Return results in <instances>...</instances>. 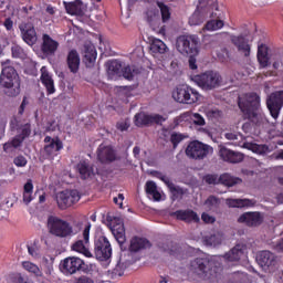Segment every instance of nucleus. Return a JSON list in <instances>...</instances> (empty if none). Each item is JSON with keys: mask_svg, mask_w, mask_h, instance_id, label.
Instances as JSON below:
<instances>
[{"mask_svg": "<svg viewBox=\"0 0 283 283\" xmlns=\"http://www.w3.org/2000/svg\"><path fill=\"white\" fill-rule=\"evenodd\" d=\"M220 271H222L221 256L197 258L190 262V273L203 280L220 273Z\"/></svg>", "mask_w": 283, "mask_h": 283, "instance_id": "f257e3e1", "label": "nucleus"}, {"mask_svg": "<svg viewBox=\"0 0 283 283\" xmlns=\"http://www.w3.org/2000/svg\"><path fill=\"white\" fill-rule=\"evenodd\" d=\"M0 85L6 88L7 96H19L21 94V80L13 66H3L0 75Z\"/></svg>", "mask_w": 283, "mask_h": 283, "instance_id": "f03ea898", "label": "nucleus"}, {"mask_svg": "<svg viewBox=\"0 0 283 283\" xmlns=\"http://www.w3.org/2000/svg\"><path fill=\"white\" fill-rule=\"evenodd\" d=\"M46 228L49 233L55 238H72L74 234V228L70 222L54 216L48 218Z\"/></svg>", "mask_w": 283, "mask_h": 283, "instance_id": "7ed1b4c3", "label": "nucleus"}, {"mask_svg": "<svg viewBox=\"0 0 283 283\" xmlns=\"http://www.w3.org/2000/svg\"><path fill=\"white\" fill-rule=\"evenodd\" d=\"M195 83L206 92L218 90V87L222 85V75L218 72L208 71L203 74L197 75L195 77Z\"/></svg>", "mask_w": 283, "mask_h": 283, "instance_id": "20e7f679", "label": "nucleus"}, {"mask_svg": "<svg viewBox=\"0 0 283 283\" xmlns=\"http://www.w3.org/2000/svg\"><path fill=\"white\" fill-rule=\"evenodd\" d=\"M172 98L177 103L193 105L200 101V93L188 85H180L172 92Z\"/></svg>", "mask_w": 283, "mask_h": 283, "instance_id": "39448f33", "label": "nucleus"}, {"mask_svg": "<svg viewBox=\"0 0 283 283\" xmlns=\"http://www.w3.org/2000/svg\"><path fill=\"white\" fill-rule=\"evenodd\" d=\"M198 36L180 35L177 38L176 48L184 56H198Z\"/></svg>", "mask_w": 283, "mask_h": 283, "instance_id": "423d86ee", "label": "nucleus"}, {"mask_svg": "<svg viewBox=\"0 0 283 283\" xmlns=\"http://www.w3.org/2000/svg\"><path fill=\"white\" fill-rule=\"evenodd\" d=\"M209 154H213V147L198 140L190 142L186 148V156L192 160H205Z\"/></svg>", "mask_w": 283, "mask_h": 283, "instance_id": "0eeeda50", "label": "nucleus"}, {"mask_svg": "<svg viewBox=\"0 0 283 283\" xmlns=\"http://www.w3.org/2000/svg\"><path fill=\"white\" fill-rule=\"evenodd\" d=\"M60 271L64 275H74L81 271L85 273L87 271V264L81 258L69 256L62 261Z\"/></svg>", "mask_w": 283, "mask_h": 283, "instance_id": "6e6552de", "label": "nucleus"}, {"mask_svg": "<svg viewBox=\"0 0 283 283\" xmlns=\"http://www.w3.org/2000/svg\"><path fill=\"white\" fill-rule=\"evenodd\" d=\"M238 106L242 114H248L254 109H260V95L255 93L242 94L239 96Z\"/></svg>", "mask_w": 283, "mask_h": 283, "instance_id": "1a4fd4ad", "label": "nucleus"}, {"mask_svg": "<svg viewBox=\"0 0 283 283\" xmlns=\"http://www.w3.org/2000/svg\"><path fill=\"white\" fill-rule=\"evenodd\" d=\"M30 134H32V126L30 125V123H25L22 126V132L3 145V151L8 154L12 151V149H19V147L23 145V140H25V138H29Z\"/></svg>", "mask_w": 283, "mask_h": 283, "instance_id": "9d476101", "label": "nucleus"}, {"mask_svg": "<svg viewBox=\"0 0 283 283\" xmlns=\"http://www.w3.org/2000/svg\"><path fill=\"white\" fill-rule=\"evenodd\" d=\"M106 220L113 224L111 231L120 245V249L123 250V244H125L127 240V237L125 235V224L123 223V219L107 214Z\"/></svg>", "mask_w": 283, "mask_h": 283, "instance_id": "9b49d317", "label": "nucleus"}, {"mask_svg": "<svg viewBox=\"0 0 283 283\" xmlns=\"http://www.w3.org/2000/svg\"><path fill=\"white\" fill-rule=\"evenodd\" d=\"M95 258L101 262H107L112 258V244L106 237H99L95 241Z\"/></svg>", "mask_w": 283, "mask_h": 283, "instance_id": "f8f14e48", "label": "nucleus"}, {"mask_svg": "<svg viewBox=\"0 0 283 283\" xmlns=\"http://www.w3.org/2000/svg\"><path fill=\"white\" fill-rule=\"evenodd\" d=\"M268 109L272 118H277L283 107V91L271 93L266 98Z\"/></svg>", "mask_w": 283, "mask_h": 283, "instance_id": "ddd939ff", "label": "nucleus"}, {"mask_svg": "<svg viewBox=\"0 0 283 283\" xmlns=\"http://www.w3.org/2000/svg\"><path fill=\"white\" fill-rule=\"evenodd\" d=\"M81 200V192L78 190H64L56 195V202L60 209H67L72 205H76Z\"/></svg>", "mask_w": 283, "mask_h": 283, "instance_id": "4468645a", "label": "nucleus"}, {"mask_svg": "<svg viewBox=\"0 0 283 283\" xmlns=\"http://www.w3.org/2000/svg\"><path fill=\"white\" fill-rule=\"evenodd\" d=\"M20 34L22 36V41L27 43V45H34L39 38L36 35V29H34V24L30 21H24L19 24Z\"/></svg>", "mask_w": 283, "mask_h": 283, "instance_id": "2eb2a0df", "label": "nucleus"}, {"mask_svg": "<svg viewBox=\"0 0 283 283\" xmlns=\"http://www.w3.org/2000/svg\"><path fill=\"white\" fill-rule=\"evenodd\" d=\"M167 118L161 115H147L145 113H139L135 115L136 127H145V125H163Z\"/></svg>", "mask_w": 283, "mask_h": 283, "instance_id": "dca6fc26", "label": "nucleus"}, {"mask_svg": "<svg viewBox=\"0 0 283 283\" xmlns=\"http://www.w3.org/2000/svg\"><path fill=\"white\" fill-rule=\"evenodd\" d=\"M240 224H245L247 227H260L264 222V216L261 212H244L238 218Z\"/></svg>", "mask_w": 283, "mask_h": 283, "instance_id": "f3484780", "label": "nucleus"}, {"mask_svg": "<svg viewBox=\"0 0 283 283\" xmlns=\"http://www.w3.org/2000/svg\"><path fill=\"white\" fill-rule=\"evenodd\" d=\"M232 45L237 46L238 52L241 56L249 59L251 56V44H249V40L244 38V35H231Z\"/></svg>", "mask_w": 283, "mask_h": 283, "instance_id": "a211bd4d", "label": "nucleus"}, {"mask_svg": "<svg viewBox=\"0 0 283 283\" xmlns=\"http://www.w3.org/2000/svg\"><path fill=\"white\" fill-rule=\"evenodd\" d=\"M59 50V41L52 39L48 33L42 35L41 52L44 56H54Z\"/></svg>", "mask_w": 283, "mask_h": 283, "instance_id": "6ab92c4d", "label": "nucleus"}, {"mask_svg": "<svg viewBox=\"0 0 283 283\" xmlns=\"http://www.w3.org/2000/svg\"><path fill=\"white\" fill-rule=\"evenodd\" d=\"M219 156L226 163H231L232 165H238L244 160V154L235 150H231L227 147H221L219 150Z\"/></svg>", "mask_w": 283, "mask_h": 283, "instance_id": "aec40b11", "label": "nucleus"}, {"mask_svg": "<svg viewBox=\"0 0 283 283\" xmlns=\"http://www.w3.org/2000/svg\"><path fill=\"white\" fill-rule=\"evenodd\" d=\"M256 262L262 269H270V266H275L277 263L275 254L271 251H261L256 256Z\"/></svg>", "mask_w": 283, "mask_h": 283, "instance_id": "412c9836", "label": "nucleus"}, {"mask_svg": "<svg viewBox=\"0 0 283 283\" xmlns=\"http://www.w3.org/2000/svg\"><path fill=\"white\" fill-rule=\"evenodd\" d=\"M97 158L99 163H114L116 160V151L111 146L99 145Z\"/></svg>", "mask_w": 283, "mask_h": 283, "instance_id": "4be33fe9", "label": "nucleus"}, {"mask_svg": "<svg viewBox=\"0 0 283 283\" xmlns=\"http://www.w3.org/2000/svg\"><path fill=\"white\" fill-rule=\"evenodd\" d=\"M64 7L67 14H72L75 17H83V14H85V4L81 0L64 2Z\"/></svg>", "mask_w": 283, "mask_h": 283, "instance_id": "5701e85b", "label": "nucleus"}, {"mask_svg": "<svg viewBox=\"0 0 283 283\" xmlns=\"http://www.w3.org/2000/svg\"><path fill=\"white\" fill-rule=\"evenodd\" d=\"M150 248H151V243L149 242V240L145 238L134 237L130 240L128 251H130V253H138V251H143V249H150Z\"/></svg>", "mask_w": 283, "mask_h": 283, "instance_id": "b1692460", "label": "nucleus"}, {"mask_svg": "<svg viewBox=\"0 0 283 283\" xmlns=\"http://www.w3.org/2000/svg\"><path fill=\"white\" fill-rule=\"evenodd\" d=\"M177 220L182 222H200V217L193 210H177L172 213Z\"/></svg>", "mask_w": 283, "mask_h": 283, "instance_id": "393cba45", "label": "nucleus"}, {"mask_svg": "<svg viewBox=\"0 0 283 283\" xmlns=\"http://www.w3.org/2000/svg\"><path fill=\"white\" fill-rule=\"evenodd\" d=\"M41 81L48 94H54V92H56V88L54 87V80L45 66L41 69Z\"/></svg>", "mask_w": 283, "mask_h": 283, "instance_id": "a878e982", "label": "nucleus"}, {"mask_svg": "<svg viewBox=\"0 0 283 283\" xmlns=\"http://www.w3.org/2000/svg\"><path fill=\"white\" fill-rule=\"evenodd\" d=\"M123 64L118 60H113L107 66V76L111 81H118L122 76Z\"/></svg>", "mask_w": 283, "mask_h": 283, "instance_id": "bb28decb", "label": "nucleus"}, {"mask_svg": "<svg viewBox=\"0 0 283 283\" xmlns=\"http://www.w3.org/2000/svg\"><path fill=\"white\" fill-rule=\"evenodd\" d=\"M66 63L69 66V70L76 74L78 72V66L81 65V57L78 56V52L76 50H72L69 52L66 57Z\"/></svg>", "mask_w": 283, "mask_h": 283, "instance_id": "cd10ccee", "label": "nucleus"}, {"mask_svg": "<svg viewBox=\"0 0 283 283\" xmlns=\"http://www.w3.org/2000/svg\"><path fill=\"white\" fill-rule=\"evenodd\" d=\"M77 170L82 180H90L91 178H94V176H96L94 168L86 161H81L77 165Z\"/></svg>", "mask_w": 283, "mask_h": 283, "instance_id": "c85d7f7f", "label": "nucleus"}, {"mask_svg": "<svg viewBox=\"0 0 283 283\" xmlns=\"http://www.w3.org/2000/svg\"><path fill=\"white\" fill-rule=\"evenodd\" d=\"M242 255H244V250L242 249V245L237 244L228 253H226L223 258H220L221 260H228V262H238Z\"/></svg>", "mask_w": 283, "mask_h": 283, "instance_id": "c756f323", "label": "nucleus"}, {"mask_svg": "<svg viewBox=\"0 0 283 283\" xmlns=\"http://www.w3.org/2000/svg\"><path fill=\"white\" fill-rule=\"evenodd\" d=\"M222 240H224L222 232H213L212 234L203 238V242L207 247H220V244H222Z\"/></svg>", "mask_w": 283, "mask_h": 283, "instance_id": "7c9ffc66", "label": "nucleus"}, {"mask_svg": "<svg viewBox=\"0 0 283 283\" xmlns=\"http://www.w3.org/2000/svg\"><path fill=\"white\" fill-rule=\"evenodd\" d=\"M258 61L262 67H269V48L264 44L258 46Z\"/></svg>", "mask_w": 283, "mask_h": 283, "instance_id": "2f4dec72", "label": "nucleus"}, {"mask_svg": "<svg viewBox=\"0 0 283 283\" xmlns=\"http://www.w3.org/2000/svg\"><path fill=\"white\" fill-rule=\"evenodd\" d=\"M226 205H228L230 208L242 209V207H253L255 201L251 199H227Z\"/></svg>", "mask_w": 283, "mask_h": 283, "instance_id": "473e14b6", "label": "nucleus"}, {"mask_svg": "<svg viewBox=\"0 0 283 283\" xmlns=\"http://www.w3.org/2000/svg\"><path fill=\"white\" fill-rule=\"evenodd\" d=\"M242 179L238 177H233L230 174L226 172L219 177V185H224V187H235V185H240Z\"/></svg>", "mask_w": 283, "mask_h": 283, "instance_id": "72a5a7b5", "label": "nucleus"}, {"mask_svg": "<svg viewBox=\"0 0 283 283\" xmlns=\"http://www.w3.org/2000/svg\"><path fill=\"white\" fill-rule=\"evenodd\" d=\"M245 118L248 120H251L254 125H262L264 120H266V117H264V114L260 113L259 109L250 111L249 113L244 114Z\"/></svg>", "mask_w": 283, "mask_h": 283, "instance_id": "f704fd0d", "label": "nucleus"}, {"mask_svg": "<svg viewBox=\"0 0 283 283\" xmlns=\"http://www.w3.org/2000/svg\"><path fill=\"white\" fill-rule=\"evenodd\" d=\"M84 61L90 64L96 61V48L94 44L88 43L84 45Z\"/></svg>", "mask_w": 283, "mask_h": 283, "instance_id": "c9c22d12", "label": "nucleus"}, {"mask_svg": "<svg viewBox=\"0 0 283 283\" xmlns=\"http://www.w3.org/2000/svg\"><path fill=\"white\" fill-rule=\"evenodd\" d=\"M146 193L153 197V200L156 202L160 201L163 196L158 192V186L154 181L146 182Z\"/></svg>", "mask_w": 283, "mask_h": 283, "instance_id": "e433bc0d", "label": "nucleus"}, {"mask_svg": "<svg viewBox=\"0 0 283 283\" xmlns=\"http://www.w3.org/2000/svg\"><path fill=\"white\" fill-rule=\"evenodd\" d=\"M61 149H63V142L60 139H52V142L44 147V151L48 156H52V154H56V151H61Z\"/></svg>", "mask_w": 283, "mask_h": 283, "instance_id": "4c0bfd02", "label": "nucleus"}, {"mask_svg": "<svg viewBox=\"0 0 283 283\" xmlns=\"http://www.w3.org/2000/svg\"><path fill=\"white\" fill-rule=\"evenodd\" d=\"M150 52H153V54H165V52H167V44L161 40L155 39L150 44Z\"/></svg>", "mask_w": 283, "mask_h": 283, "instance_id": "58836bf2", "label": "nucleus"}, {"mask_svg": "<svg viewBox=\"0 0 283 283\" xmlns=\"http://www.w3.org/2000/svg\"><path fill=\"white\" fill-rule=\"evenodd\" d=\"M34 189V186L32 185L31 179L27 181L24 185V191H23V202L24 205H30L32 202V191Z\"/></svg>", "mask_w": 283, "mask_h": 283, "instance_id": "ea45409f", "label": "nucleus"}, {"mask_svg": "<svg viewBox=\"0 0 283 283\" xmlns=\"http://www.w3.org/2000/svg\"><path fill=\"white\" fill-rule=\"evenodd\" d=\"M73 251H76L77 253H82L85 255V258H92V252L85 247V243L83 240H78L72 245Z\"/></svg>", "mask_w": 283, "mask_h": 283, "instance_id": "a19ab883", "label": "nucleus"}, {"mask_svg": "<svg viewBox=\"0 0 283 283\" xmlns=\"http://www.w3.org/2000/svg\"><path fill=\"white\" fill-rule=\"evenodd\" d=\"M146 20L149 25H151L153 30H156V28L160 25V17H158L154 11L146 12Z\"/></svg>", "mask_w": 283, "mask_h": 283, "instance_id": "79ce46f5", "label": "nucleus"}, {"mask_svg": "<svg viewBox=\"0 0 283 283\" xmlns=\"http://www.w3.org/2000/svg\"><path fill=\"white\" fill-rule=\"evenodd\" d=\"M22 266L25 271H28L29 273H33V275H36V277H41V275H43V273L41 272V269H39L36 266V264L30 262V261H25L22 263Z\"/></svg>", "mask_w": 283, "mask_h": 283, "instance_id": "37998d69", "label": "nucleus"}, {"mask_svg": "<svg viewBox=\"0 0 283 283\" xmlns=\"http://www.w3.org/2000/svg\"><path fill=\"white\" fill-rule=\"evenodd\" d=\"M221 28H224V22L222 20H211L207 22V24L203 27V30L213 32L216 30H220Z\"/></svg>", "mask_w": 283, "mask_h": 283, "instance_id": "c03bdc74", "label": "nucleus"}, {"mask_svg": "<svg viewBox=\"0 0 283 283\" xmlns=\"http://www.w3.org/2000/svg\"><path fill=\"white\" fill-rule=\"evenodd\" d=\"M203 42H205V48H207V50L218 48V45H220V35H212L209 38H205Z\"/></svg>", "mask_w": 283, "mask_h": 283, "instance_id": "a18cd8bd", "label": "nucleus"}, {"mask_svg": "<svg viewBox=\"0 0 283 283\" xmlns=\"http://www.w3.org/2000/svg\"><path fill=\"white\" fill-rule=\"evenodd\" d=\"M243 147L244 149H250V151H253L254 154H264V151H266V146L253 143H244Z\"/></svg>", "mask_w": 283, "mask_h": 283, "instance_id": "49530a36", "label": "nucleus"}, {"mask_svg": "<svg viewBox=\"0 0 283 283\" xmlns=\"http://www.w3.org/2000/svg\"><path fill=\"white\" fill-rule=\"evenodd\" d=\"M160 13H161V19L164 23H167V21H169V19H171V13L169 12V7H167L165 3L157 1L156 2Z\"/></svg>", "mask_w": 283, "mask_h": 283, "instance_id": "de8ad7c7", "label": "nucleus"}, {"mask_svg": "<svg viewBox=\"0 0 283 283\" xmlns=\"http://www.w3.org/2000/svg\"><path fill=\"white\" fill-rule=\"evenodd\" d=\"M168 189L172 193V200H178V198L185 196V190L180 186L174 185V182L168 186Z\"/></svg>", "mask_w": 283, "mask_h": 283, "instance_id": "09e8293b", "label": "nucleus"}, {"mask_svg": "<svg viewBox=\"0 0 283 283\" xmlns=\"http://www.w3.org/2000/svg\"><path fill=\"white\" fill-rule=\"evenodd\" d=\"M138 74V72L136 71V69L134 66H125L124 69H122V76H124V78H126V81H132V78H134V75Z\"/></svg>", "mask_w": 283, "mask_h": 283, "instance_id": "8fccbe9b", "label": "nucleus"}, {"mask_svg": "<svg viewBox=\"0 0 283 283\" xmlns=\"http://www.w3.org/2000/svg\"><path fill=\"white\" fill-rule=\"evenodd\" d=\"M205 205L210 210L218 209V207H220V198H218L216 196H210L206 200Z\"/></svg>", "mask_w": 283, "mask_h": 283, "instance_id": "3c124183", "label": "nucleus"}, {"mask_svg": "<svg viewBox=\"0 0 283 283\" xmlns=\"http://www.w3.org/2000/svg\"><path fill=\"white\" fill-rule=\"evenodd\" d=\"M42 266L44 268V273L46 275H52V271H54V261L51 259L43 258Z\"/></svg>", "mask_w": 283, "mask_h": 283, "instance_id": "603ef678", "label": "nucleus"}, {"mask_svg": "<svg viewBox=\"0 0 283 283\" xmlns=\"http://www.w3.org/2000/svg\"><path fill=\"white\" fill-rule=\"evenodd\" d=\"M125 269H127V263L123 262V259H119L118 263L113 270L114 275H119V277L125 273Z\"/></svg>", "mask_w": 283, "mask_h": 283, "instance_id": "864d4df0", "label": "nucleus"}, {"mask_svg": "<svg viewBox=\"0 0 283 283\" xmlns=\"http://www.w3.org/2000/svg\"><path fill=\"white\" fill-rule=\"evenodd\" d=\"M182 140H185V135L180 133H172L170 136V142L172 143L174 149H176V147H178Z\"/></svg>", "mask_w": 283, "mask_h": 283, "instance_id": "5fc2aeb1", "label": "nucleus"}, {"mask_svg": "<svg viewBox=\"0 0 283 283\" xmlns=\"http://www.w3.org/2000/svg\"><path fill=\"white\" fill-rule=\"evenodd\" d=\"M23 123H21V120H19V118L17 117H12L10 120V129L11 132H18V129H21V132H23Z\"/></svg>", "mask_w": 283, "mask_h": 283, "instance_id": "6e6d98bb", "label": "nucleus"}, {"mask_svg": "<svg viewBox=\"0 0 283 283\" xmlns=\"http://www.w3.org/2000/svg\"><path fill=\"white\" fill-rule=\"evenodd\" d=\"M11 52L14 59H23V56H25V51H23V48L17 44L11 48Z\"/></svg>", "mask_w": 283, "mask_h": 283, "instance_id": "4d7b16f0", "label": "nucleus"}, {"mask_svg": "<svg viewBox=\"0 0 283 283\" xmlns=\"http://www.w3.org/2000/svg\"><path fill=\"white\" fill-rule=\"evenodd\" d=\"M203 180L207 185H220V177L218 175H207Z\"/></svg>", "mask_w": 283, "mask_h": 283, "instance_id": "13d9d810", "label": "nucleus"}, {"mask_svg": "<svg viewBox=\"0 0 283 283\" xmlns=\"http://www.w3.org/2000/svg\"><path fill=\"white\" fill-rule=\"evenodd\" d=\"M29 254L32 255V258H39L41 255V251L39 250V245H36V242H34L32 245H28Z\"/></svg>", "mask_w": 283, "mask_h": 283, "instance_id": "bf43d9fd", "label": "nucleus"}, {"mask_svg": "<svg viewBox=\"0 0 283 283\" xmlns=\"http://www.w3.org/2000/svg\"><path fill=\"white\" fill-rule=\"evenodd\" d=\"M224 137L227 140H242V134L240 133H226Z\"/></svg>", "mask_w": 283, "mask_h": 283, "instance_id": "052dcab7", "label": "nucleus"}, {"mask_svg": "<svg viewBox=\"0 0 283 283\" xmlns=\"http://www.w3.org/2000/svg\"><path fill=\"white\" fill-rule=\"evenodd\" d=\"M13 163L17 167H25L28 165V159L20 155L14 158Z\"/></svg>", "mask_w": 283, "mask_h": 283, "instance_id": "680f3d73", "label": "nucleus"}, {"mask_svg": "<svg viewBox=\"0 0 283 283\" xmlns=\"http://www.w3.org/2000/svg\"><path fill=\"white\" fill-rule=\"evenodd\" d=\"M75 283H96L92 276L81 275L75 280Z\"/></svg>", "mask_w": 283, "mask_h": 283, "instance_id": "e2e57ef3", "label": "nucleus"}, {"mask_svg": "<svg viewBox=\"0 0 283 283\" xmlns=\"http://www.w3.org/2000/svg\"><path fill=\"white\" fill-rule=\"evenodd\" d=\"M154 176H155L156 178H159V180H161L163 182H165V185H166L167 187L171 184V180H169V177L163 175V172L155 171V172H154Z\"/></svg>", "mask_w": 283, "mask_h": 283, "instance_id": "0e129e2a", "label": "nucleus"}, {"mask_svg": "<svg viewBox=\"0 0 283 283\" xmlns=\"http://www.w3.org/2000/svg\"><path fill=\"white\" fill-rule=\"evenodd\" d=\"M192 120L195 123V125H199V126H202L205 125V117H202L200 114L198 113H195L192 115Z\"/></svg>", "mask_w": 283, "mask_h": 283, "instance_id": "69168bd1", "label": "nucleus"}, {"mask_svg": "<svg viewBox=\"0 0 283 283\" xmlns=\"http://www.w3.org/2000/svg\"><path fill=\"white\" fill-rule=\"evenodd\" d=\"M201 220H203L207 224H213V222H216V218L205 212L201 214Z\"/></svg>", "mask_w": 283, "mask_h": 283, "instance_id": "338daca9", "label": "nucleus"}, {"mask_svg": "<svg viewBox=\"0 0 283 283\" xmlns=\"http://www.w3.org/2000/svg\"><path fill=\"white\" fill-rule=\"evenodd\" d=\"M116 127H117V129H119V132H127V129H129V123L118 122Z\"/></svg>", "mask_w": 283, "mask_h": 283, "instance_id": "774afa93", "label": "nucleus"}]
</instances>
